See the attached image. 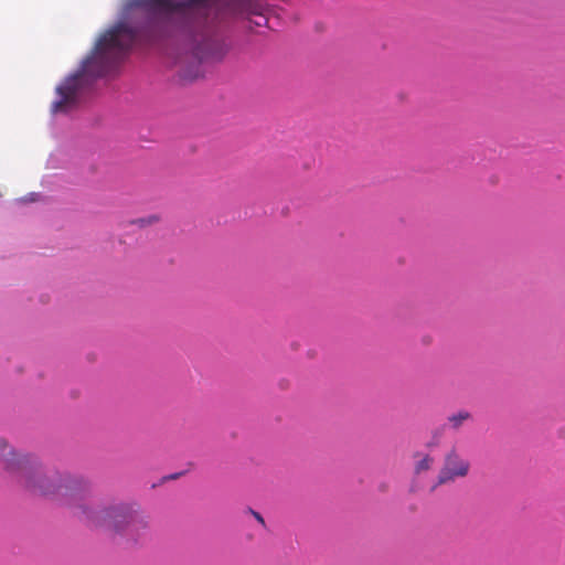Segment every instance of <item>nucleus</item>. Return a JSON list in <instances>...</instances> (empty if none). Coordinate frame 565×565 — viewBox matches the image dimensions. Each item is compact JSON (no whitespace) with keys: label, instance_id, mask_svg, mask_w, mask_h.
<instances>
[{"label":"nucleus","instance_id":"obj_2","mask_svg":"<svg viewBox=\"0 0 565 565\" xmlns=\"http://www.w3.org/2000/svg\"><path fill=\"white\" fill-rule=\"evenodd\" d=\"M0 462L8 476L31 494L64 499L83 516L92 493V486L84 478L63 475L44 467L34 456L17 454L2 438Z\"/></svg>","mask_w":565,"mask_h":565},{"label":"nucleus","instance_id":"obj_7","mask_svg":"<svg viewBox=\"0 0 565 565\" xmlns=\"http://www.w3.org/2000/svg\"><path fill=\"white\" fill-rule=\"evenodd\" d=\"M249 512L257 520V522H259L263 526L266 525L264 518L258 512H256V511H254L252 509H249Z\"/></svg>","mask_w":565,"mask_h":565},{"label":"nucleus","instance_id":"obj_8","mask_svg":"<svg viewBox=\"0 0 565 565\" xmlns=\"http://www.w3.org/2000/svg\"><path fill=\"white\" fill-rule=\"evenodd\" d=\"M157 221H158V217H157V216H151V217L149 218V221L147 222V224H151V223H154V222H157Z\"/></svg>","mask_w":565,"mask_h":565},{"label":"nucleus","instance_id":"obj_3","mask_svg":"<svg viewBox=\"0 0 565 565\" xmlns=\"http://www.w3.org/2000/svg\"><path fill=\"white\" fill-rule=\"evenodd\" d=\"M95 527L105 529L134 544L142 543L150 536L149 516L136 504H111L94 507L89 501L83 508V516Z\"/></svg>","mask_w":565,"mask_h":565},{"label":"nucleus","instance_id":"obj_5","mask_svg":"<svg viewBox=\"0 0 565 565\" xmlns=\"http://www.w3.org/2000/svg\"><path fill=\"white\" fill-rule=\"evenodd\" d=\"M471 418V414L468 411H460L456 414L448 416L447 422L450 428L457 430L459 429L463 423Z\"/></svg>","mask_w":565,"mask_h":565},{"label":"nucleus","instance_id":"obj_9","mask_svg":"<svg viewBox=\"0 0 565 565\" xmlns=\"http://www.w3.org/2000/svg\"><path fill=\"white\" fill-rule=\"evenodd\" d=\"M180 475H181V473L172 475V476H170V477H169V479H175V478H178Z\"/></svg>","mask_w":565,"mask_h":565},{"label":"nucleus","instance_id":"obj_1","mask_svg":"<svg viewBox=\"0 0 565 565\" xmlns=\"http://www.w3.org/2000/svg\"><path fill=\"white\" fill-rule=\"evenodd\" d=\"M141 9L151 17L140 25L118 22L96 42L79 70L56 87L57 99L53 114L74 109L83 89L98 77L113 72L128 50L138 41H154L182 31L192 39V61L182 65L180 76L193 81L203 75V63L222 61L230 44L221 35L218 25L245 11L241 0H128L125 12Z\"/></svg>","mask_w":565,"mask_h":565},{"label":"nucleus","instance_id":"obj_6","mask_svg":"<svg viewBox=\"0 0 565 565\" xmlns=\"http://www.w3.org/2000/svg\"><path fill=\"white\" fill-rule=\"evenodd\" d=\"M419 460L415 463L414 471L416 475H420L422 472L428 471L433 465H434V458L426 454V455H417Z\"/></svg>","mask_w":565,"mask_h":565},{"label":"nucleus","instance_id":"obj_4","mask_svg":"<svg viewBox=\"0 0 565 565\" xmlns=\"http://www.w3.org/2000/svg\"><path fill=\"white\" fill-rule=\"evenodd\" d=\"M470 461L452 447L444 456L435 487L450 484L458 479L466 478L470 472Z\"/></svg>","mask_w":565,"mask_h":565}]
</instances>
